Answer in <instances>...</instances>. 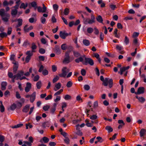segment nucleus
<instances>
[{
    "label": "nucleus",
    "instance_id": "obj_12",
    "mask_svg": "<svg viewBox=\"0 0 146 146\" xmlns=\"http://www.w3.org/2000/svg\"><path fill=\"white\" fill-rule=\"evenodd\" d=\"M135 97L137 99L138 101L141 103H144L145 101V99L142 96H136Z\"/></svg>",
    "mask_w": 146,
    "mask_h": 146
},
{
    "label": "nucleus",
    "instance_id": "obj_7",
    "mask_svg": "<svg viewBox=\"0 0 146 146\" xmlns=\"http://www.w3.org/2000/svg\"><path fill=\"white\" fill-rule=\"evenodd\" d=\"M20 2V1H17L16 2V3L17 4V5H16L15 7L14 8L15 9H12L11 14V15L13 16H15L17 14V9L19 7V3Z\"/></svg>",
    "mask_w": 146,
    "mask_h": 146
},
{
    "label": "nucleus",
    "instance_id": "obj_27",
    "mask_svg": "<svg viewBox=\"0 0 146 146\" xmlns=\"http://www.w3.org/2000/svg\"><path fill=\"white\" fill-rule=\"evenodd\" d=\"M83 42L84 44L86 46H88L90 44L89 41L86 39H84L83 40Z\"/></svg>",
    "mask_w": 146,
    "mask_h": 146
},
{
    "label": "nucleus",
    "instance_id": "obj_56",
    "mask_svg": "<svg viewBox=\"0 0 146 146\" xmlns=\"http://www.w3.org/2000/svg\"><path fill=\"white\" fill-rule=\"evenodd\" d=\"M117 135V133H116L114 134L113 135L112 137L110 138L109 139L110 140H114L116 138V136Z\"/></svg>",
    "mask_w": 146,
    "mask_h": 146
},
{
    "label": "nucleus",
    "instance_id": "obj_13",
    "mask_svg": "<svg viewBox=\"0 0 146 146\" xmlns=\"http://www.w3.org/2000/svg\"><path fill=\"white\" fill-rule=\"evenodd\" d=\"M31 87V84L29 82H27L26 84V86L25 89V91L26 92L30 91Z\"/></svg>",
    "mask_w": 146,
    "mask_h": 146
},
{
    "label": "nucleus",
    "instance_id": "obj_24",
    "mask_svg": "<svg viewBox=\"0 0 146 146\" xmlns=\"http://www.w3.org/2000/svg\"><path fill=\"white\" fill-rule=\"evenodd\" d=\"M37 10L38 12L40 13H45L46 12V10H44L43 8H42L41 7L39 6L37 7Z\"/></svg>",
    "mask_w": 146,
    "mask_h": 146
},
{
    "label": "nucleus",
    "instance_id": "obj_15",
    "mask_svg": "<svg viewBox=\"0 0 146 146\" xmlns=\"http://www.w3.org/2000/svg\"><path fill=\"white\" fill-rule=\"evenodd\" d=\"M116 48L117 50H118L119 51V53L121 54H123L124 53V52L123 50V48L122 46L119 45H117L116 46Z\"/></svg>",
    "mask_w": 146,
    "mask_h": 146
},
{
    "label": "nucleus",
    "instance_id": "obj_46",
    "mask_svg": "<svg viewBox=\"0 0 146 146\" xmlns=\"http://www.w3.org/2000/svg\"><path fill=\"white\" fill-rule=\"evenodd\" d=\"M41 86V83L39 81L36 83V86L37 88L38 89H40V88Z\"/></svg>",
    "mask_w": 146,
    "mask_h": 146
},
{
    "label": "nucleus",
    "instance_id": "obj_17",
    "mask_svg": "<svg viewBox=\"0 0 146 146\" xmlns=\"http://www.w3.org/2000/svg\"><path fill=\"white\" fill-rule=\"evenodd\" d=\"M61 86V83L60 82L56 84L55 87L54 88V90L55 91H57L60 88Z\"/></svg>",
    "mask_w": 146,
    "mask_h": 146
},
{
    "label": "nucleus",
    "instance_id": "obj_25",
    "mask_svg": "<svg viewBox=\"0 0 146 146\" xmlns=\"http://www.w3.org/2000/svg\"><path fill=\"white\" fill-rule=\"evenodd\" d=\"M105 129L108 131V133H110L113 131V128L109 126H106L105 127Z\"/></svg>",
    "mask_w": 146,
    "mask_h": 146
},
{
    "label": "nucleus",
    "instance_id": "obj_9",
    "mask_svg": "<svg viewBox=\"0 0 146 146\" xmlns=\"http://www.w3.org/2000/svg\"><path fill=\"white\" fill-rule=\"evenodd\" d=\"M69 54L70 52H66L65 53V58L63 60L64 63H68L70 62Z\"/></svg>",
    "mask_w": 146,
    "mask_h": 146
},
{
    "label": "nucleus",
    "instance_id": "obj_30",
    "mask_svg": "<svg viewBox=\"0 0 146 146\" xmlns=\"http://www.w3.org/2000/svg\"><path fill=\"white\" fill-rule=\"evenodd\" d=\"M35 52L34 50L28 51L26 52V54L28 56L31 57L33 54V52Z\"/></svg>",
    "mask_w": 146,
    "mask_h": 146
},
{
    "label": "nucleus",
    "instance_id": "obj_28",
    "mask_svg": "<svg viewBox=\"0 0 146 146\" xmlns=\"http://www.w3.org/2000/svg\"><path fill=\"white\" fill-rule=\"evenodd\" d=\"M76 100L79 102H83L82 98L80 95H78L76 96Z\"/></svg>",
    "mask_w": 146,
    "mask_h": 146
},
{
    "label": "nucleus",
    "instance_id": "obj_23",
    "mask_svg": "<svg viewBox=\"0 0 146 146\" xmlns=\"http://www.w3.org/2000/svg\"><path fill=\"white\" fill-rule=\"evenodd\" d=\"M33 27L32 26H31L29 27H27V25H26L24 28V30L26 32H28L33 29Z\"/></svg>",
    "mask_w": 146,
    "mask_h": 146
},
{
    "label": "nucleus",
    "instance_id": "obj_36",
    "mask_svg": "<svg viewBox=\"0 0 146 146\" xmlns=\"http://www.w3.org/2000/svg\"><path fill=\"white\" fill-rule=\"evenodd\" d=\"M12 32V28L11 27H9L8 28L7 31V35H10L11 34Z\"/></svg>",
    "mask_w": 146,
    "mask_h": 146
},
{
    "label": "nucleus",
    "instance_id": "obj_39",
    "mask_svg": "<svg viewBox=\"0 0 146 146\" xmlns=\"http://www.w3.org/2000/svg\"><path fill=\"white\" fill-rule=\"evenodd\" d=\"M28 4L27 3H26L25 4L24 3H22L20 6V8H24V9H25V8L27 6Z\"/></svg>",
    "mask_w": 146,
    "mask_h": 146
},
{
    "label": "nucleus",
    "instance_id": "obj_29",
    "mask_svg": "<svg viewBox=\"0 0 146 146\" xmlns=\"http://www.w3.org/2000/svg\"><path fill=\"white\" fill-rule=\"evenodd\" d=\"M98 22L100 23H102L103 22V19L102 17L100 15H99L96 18Z\"/></svg>",
    "mask_w": 146,
    "mask_h": 146
},
{
    "label": "nucleus",
    "instance_id": "obj_22",
    "mask_svg": "<svg viewBox=\"0 0 146 146\" xmlns=\"http://www.w3.org/2000/svg\"><path fill=\"white\" fill-rule=\"evenodd\" d=\"M35 98V92H34L30 97V101L31 102H33Z\"/></svg>",
    "mask_w": 146,
    "mask_h": 146
},
{
    "label": "nucleus",
    "instance_id": "obj_21",
    "mask_svg": "<svg viewBox=\"0 0 146 146\" xmlns=\"http://www.w3.org/2000/svg\"><path fill=\"white\" fill-rule=\"evenodd\" d=\"M30 107V105L29 104L26 105L24 108L23 110V111L24 112H27L29 110Z\"/></svg>",
    "mask_w": 146,
    "mask_h": 146
},
{
    "label": "nucleus",
    "instance_id": "obj_51",
    "mask_svg": "<svg viewBox=\"0 0 146 146\" xmlns=\"http://www.w3.org/2000/svg\"><path fill=\"white\" fill-rule=\"evenodd\" d=\"M59 79V77L58 76H56L55 77L53 80V83H55L56 82H57Z\"/></svg>",
    "mask_w": 146,
    "mask_h": 146
},
{
    "label": "nucleus",
    "instance_id": "obj_26",
    "mask_svg": "<svg viewBox=\"0 0 146 146\" xmlns=\"http://www.w3.org/2000/svg\"><path fill=\"white\" fill-rule=\"evenodd\" d=\"M23 125V123H19L11 127L12 128H17L21 127Z\"/></svg>",
    "mask_w": 146,
    "mask_h": 146
},
{
    "label": "nucleus",
    "instance_id": "obj_33",
    "mask_svg": "<svg viewBox=\"0 0 146 146\" xmlns=\"http://www.w3.org/2000/svg\"><path fill=\"white\" fill-rule=\"evenodd\" d=\"M89 121L87 120V119H86L85 120V122L86 123V125L88 127H92L93 126V125L89 123Z\"/></svg>",
    "mask_w": 146,
    "mask_h": 146
},
{
    "label": "nucleus",
    "instance_id": "obj_38",
    "mask_svg": "<svg viewBox=\"0 0 146 146\" xmlns=\"http://www.w3.org/2000/svg\"><path fill=\"white\" fill-rule=\"evenodd\" d=\"M94 29L92 27H88L87 29V31L89 33H91L93 31Z\"/></svg>",
    "mask_w": 146,
    "mask_h": 146
},
{
    "label": "nucleus",
    "instance_id": "obj_16",
    "mask_svg": "<svg viewBox=\"0 0 146 146\" xmlns=\"http://www.w3.org/2000/svg\"><path fill=\"white\" fill-rule=\"evenodd\" d=\"M129 68V66H128L127 67H123L120 68V74L122 75L123 72L126 71V70L128 69Z\"/></svg>",
    "mask_w": 146,
    "mask_h": 146
},
{
    "label": "nucleus",
    "instance_id": "obj_52",
    "mask_svg": "<svg viewBox=\"0 0 146 146\" xmlns=\"http://www.w3.org/2000/svg\"><path fill=\"white\" fill-rule=\"evenodd\" d=\"M61 97L60 96H57L56 98L54 100V101L55 102H57L58 101H60V100Z\"/></svg>",
    "mask_w": 146,
    "mask_h": 146
},
{
    "label": "nucleus",
    "instance_id": "obj_61",
    "mask_svg": "<svg viewBox=\"0 0 146 146\" xmlns=\"http://www.w3.org/2000/svg\"><path fill=\"white\" fill-rule=\"evenodd\" d=\"M94 33L96 35H98L99 33V31L98 29L96 27L94 29Z\"/></svg>",
    "mask_w": 146,
    "mask_h": 146
},
{
    "label": "nucleus",
    "instance_id": "obj_47",
    "mask_svg": "<svg viewBox=\"0 0 146 146\" xmlns=\"http://www.w3.org/2000/svg\"><path fill=\"white\" fill-rule=\"evenodd\" d=\"M72 85V83L71 81H68L67 84H66V86L68 88H70L71 87Z\"/></svg>",
    "mask_w": 146,
    "mask_h": 146
},
{
    "label": "nucleus",
    "instance_id": "obj_20",
    "mask_svg": "<svg viewBox=\"0 0 146 146\" xmlns=\"http://www.w3.org/2000/svg\"><path fill=\"white\" fill-rule=\"evenodd\" d=\"M139 133L141 137H143L146 134V130L145 129H142L140 130Z\"/></svg>",
    "mask_w": 146,
    "mask_h": 146
},
{
    "label": "nucleus",
    "instance_id": "obj_31",
    "mask_svg": "<svg viewBox=\"0 0 146 146\" xmlns=\"http://www.w3.org/2000/svg\"><path fill=\"white\" fill-rule=\"evenodd\" d=\"M124 42L126 45H127L129 44V38L127 36H125V38L124 40Z\"/></svg>",
    "mask_w": 146,
    "mask_h": 146
},
{
    "label": "nucleus",
    "instance_id": "obj_50",
    "mask_svg": "<svg viewBox=\"0 0 146 146\" xmlns=\"http://www.w3.org/2000/svg\"><path fill=\"white\" fill-rule=\"evenodd\" d=\"M53 7L54 10L55 11H56L58 9V6L56 4H54L53 5Z\"/></svg>",
    "mask_w": 146,
    "mask_h": 146
},
{
    "label": "nucleus",
    "instance_id": "obj_11",
    "mask_svg": "<svg viewBox=\"0 0 146 146\" xmlns=\"http://www.w3.org/2000/svg\"><path fill=\"white\" fill-rule=\"evenodd\" d=\"M12 62L14 64L13 68V72L15 73L18 67V62L16 61Z\"/></svg>",
    "mask_w": 146,
    "mask_h": 146
},
{
    "label": "nucleus",
    "instance_id": "obj_14",
    "mask_svg": "<svg viewBox=\"0 0 146 146\" xmlns=\"http://www.w3.org/2000/svg\"><path fill=\"white\" fill-rule=\"evenodd\" d=\"M17 21L18 22V24L16 26V27H18L20 26H21L22 24L23 20L22 19H16L15 20H12L13 22H16Z\"/></svg>",
    "mask_w": 146,
    "mask_h": 146
},
{
    "label": "nucleus",
    "instance_id": "obj_49",
    "mask_svg": "<svg viewBox=\"0 0 146 146\" xmlns=\"http://www.w3.org/2000/svg\"><path fill=\"white\" fill-rule=\"evenodd\" d=\"M64 98L66 100H69L71 98V96L67 94L64 96Z\"/></svg>",
    "mask_w": 146,
    "mask_h": 146
},
{
    "label": "nucleus",
    "instance_id": "obj_5",
    "mask_svg": "<svg viewBox=\"0 0 146 146\" xmlns=\"http://www.w3.org/2000/svg\"><path fill=\"white\" fill-rule=\"evenodd\" d=\"M69 71V69L66 67H64L62 69V73L59 74V75L60 77L64 78L66 76L67 73Z\"/></svg>",
    "mask_w": 146,
    "mask_h": 146
},
{
    "label": "nucleus",
    "instance_id": "obj_43",
    "mask_svg": "<svg viewBox=\"0 0 146 146\" xmlns=\"http://www.w3.org/2000/svg\"><path fill=\"white\" fill-rule=\"evenodd\" d=\"M63 91V89H61L59 91L56 92L54 94V96H56L57 95H60L61 94V93Z\"/></svg>",
    "mask_w": 146,
    "mask_h": 146
},
{
    "label": "nucleus",
    "instance_id": "obj_54",
    "mask_svg": "<svg viewBox=\"0 0 146 146\" xmlns=\"http://www.w3.org/2000/svg\"><path fill=\"white\" fill-rule=\"evenodd\" d=\"M37 46L34 43H32V44L31 48L32 49V50H34L36 48Z\"/></svg>",
    "mask_w": 146,
    "mask_h": 146
},
{
    "label": "nucleus",
    "instance_id": "obj_37",
    "mask_svg": "<svg viewBox=\"0 0 146 146\" xmlns=\"http://www.w3.org/2000/svg\"><path fill=\"white\" fill-rule=\"evenodd\" d=\"M61 47L62 50H65L67 49V46L66 44H63L61 45Z\"/></svg>",
    "mask_w": 146,
    "mask_h": 146
},
{
    "label": "nucleus",
    "instance_id": "obj_35",
    "mask_svg": "<svg viewBox=\"0 0 146 146\" xmlns=\"http://www.w3.org/2000/svg\"><path fill=\"white\" fill-rule=\"evenodd\" d=\"M42 139L44 143H48L49 140V139L46 137H43Z\"/></svg>",
    "mask_w": 146,
    "mask_h": 146
},
{
    "label": "nucleus",
    "instance_id": "obj_45",
    "mask_svg": "<svg viewBox=\"0 0 146 146\" xmlns=\"http://www.w3.org/2000/svg\"><path fill=\"white\" fill-rule=\"evenodd\" d=\"M7 34L5 32H2L0 33V37L1 38H3L5 37H6L7 36Z\"/></svg>",
    "mask_w": 146,
    "mask_h": 146
},
{
    "label": "nucleus",
    "instance_id": "obj_63",
    "mask_svg": "<svg viewBox=\"0 0 146 146\" xmlns=\"http://www.w3.org/2000/svg\"><path fill=\"white\" fill-rule=\"evenodd\" d=\"M23 142L25 144V145L27 144L29 146H31L32 145V143H31L29 141H23Z\"/></svg>",
    "mask_w": 146,
    "mask_h": 146
},
{
    "label": "nucleus",
    "instance_id": "obj_40",
    "mask_svg": "<svg viewBox=\"0 0 146 146\" xmlns=\"http://www.w3.org/2000/svg\"><path fill=\"white\" fill-rule=\"evenodd\" d=\"M67 106L66 103L65 102H62V110L63 111H64V108H65Z\"/></svg>",
    "mask_w": 146,
    "mask_h": 146
},
{
    "label": "nucleus",
    "instance_id": "obj_60",
    "mask_svg": "<svg viewBox=\"0 0 146 146\" xmlns=\"http://www.w3.org/2000/svg\"><path fill=\"white\" fill-rule=\"evenodd\" d=\"M84 89L86 90H88L90 89V87L88 85H85L84 86Z\"/></svg>",
    "mask_w": 146,
    "mask_h": 146
},
{
    "label": "nucleus",
    "instance_id": "obj_4",
    "mask_svg": "<svg viewBox=\"0 0 146 146\" xmlns=\"http://www.w3.org/2000/svg\"><path fill=\"white\" fill-rule=\"evenodd\" d=\"M24 75V72L22 70L18 71L17 74L14 75V78L16 79H19L21 80L23 79H26L28 80L25 76L21 77Z\"/></svg>",
    "mask_w": 146,
    "mask_h": 146
},
{
    "label": "nucleus",
    "instance_id": "obj_18",
    "mask_svg": "<svg viewBox=\"0 0 146 146\" xmlns=\"http://www.w3.org/2000/svg\"><path fill=\"white\" fill-rule=\"evenodd\" d=\"M50 126V124L48 121H45L42 123V127L44 128L46 127H49Z\"/></svg>",
    "mask_w": 146,
    "mask_h": 146
},
{
    "label": "nucleus",
    "instance_id": "obj_48",
    "mask_svg": "<svg viewBox=\"0 0 146 146\" xmlns=\"http://www.w3.org/2000/svg\"><path fill=\"white\" fill-rule=\"evenodd\" d=\"M65 139H64L65 142L67 144H69L70 143V139L68 137H66Z\"/></svg>",
    "mask_w": 146,
    "mask_h": 146
},
{
    "label": "nucleus",
    "instance_id": "obj_42",
    "mask_svg": "<svg viewBox=\"0 0 146 146\" xmlns=\"http://www.w3.org/2000/svg\"><path fill=\"white\" fill-rule=\"evenodd\" d=\"M85 9L89 13H90L91 15H93V12L88 7H86Z\"/></svg>",
    "mask_w": 146,
    "mask_h": 146
},
{
    "label": "nucleus",
    "instance_id": "obj_64",
    "mask_svg": "<svg viewBox=\"0 0 146 146\" xmlns=\"http://www.w3.org/2000/svg\"><path fill=\"white\" fill-rule=\"evenodd\" d=\"M50 108V106L48 105H46L44 106L43 109L44 111H47Z\"/></svg>",
    "mask_w": 146,
    "mask_h": 146
},
{
    "label": "nucleus",
    "instance_id": "obj_8",
    "mask_svg": "<svg viewBox=\"0 0 146 146\" xmlns=\"http://www.w3.org/2000/svg\"><path fill=\"white\" fill-rule=\"evenodd\" d=\"M83 63L84 64L86 65L88 63L91 65H92L94 64V62L93 60L91 58H85L84 62H83Z\"/></svg>",
    "mask_w": 146,
    "mask_h": 146
},
{
    "label": "nucleus",
    "instance_id": "obj_1",
    "mask_svg": "<svg viewBox=\"0 0 146 146\" xmlns=\"http://www.w3.org/2000/svg\"><path fill=\"white\" fill-rule=\"evenodd\" d=\"M0 15L1 16L2 20L5 22H7L9 21L10 17L9 14L5 13V10L3 9L0 10Z\"/></svg>",
    "mask_w": 146,
    "mask_h": 146
},
{
    "label": "nucleus",
    "instance_id": "obj_34",
    "mask_svg": "<svg viewBox=\"0 0 146 146\" xmlns=\"http://www.w3.org/2000/svg\"><path fill=\"white\" fill-rule=\"evenodd\" d=\"M83 59L82 57H79V58L75 60V61L77 63H79L80 62H84L83 61Z\"/></svg>",
    "mask_w": 146,
    "mask_h": 146
},
{
    "label": "nucleus",
    "instance_id": "obj_55",
    "mask_svg": "<svg viewBox=\"0 0 146 146\" xmlns=\"http://www.w3.org/2000/svg\"><path fill=\"white\" fill-rule=\"evenodd\" d=\"M57 69V67L56 66L54 65L52 66V70L53 72H55Z\"/></svg>",
    "mask_w": 146,
    "mask_h": 146
},
{
    "label": "nucleus",
    "instance_id": "obj_32",
    "mask_svg": "<svg viewBox=\"0 0 146 146\" xmlns=\"http://www.w3.org/2000/svg\"><path fill=\"white\" fill-rule=\"evenodd\" d=\"M16 107V105L15 104H13L10 106L9 109L11 110H14L15 109Z\"/></svg>",
    "mask_w": 146,
    "mask_h": 146
},
{
    "label": "nucleus",
    "instance_id": "obj_19",
    "mask_svg": "<svg viewBox=\"0 0 146 146\" xmlns=\"http://www.w3.org/2000/svg\"><path fill=\"white\" fill-rule=\"evenodd\" d=\"M7 84L6 82H3L1 84V89L2 90H4L6 89V86Z\"/></svg>",
    "mask_w": 146,
    "mask_h": 146
},
{
    "label": "nucleus",
    "instance_id": "obj_53",
    "mask_svg": "<svg viewBox=\"0 0 146 146\" xmlns=\"http://www.w3.org/2000/svg\"><path fill=\"white\" fill-rule=\"evenodd\" d=\"M96 139L98 140V141L100 143L102 142L103 140L101 137L98 136L96 137Z\"/></svg>",
    "mask_w": 146,
    "mask_h": 146
},
{
    "label": "nucleus",
    "instance_id": "obj_41",
    "mask_svg": "<svg viewBox=\"0 0 146 146\" xmlns=\"http://www.w3.org/2000/svg\"><path fill=\"white\" fill-rule=\"evenodd\" d=\"M73 54L74 56L76 57H78L80 56V53L77 51H74Z\"/></svg>",
    "mask_w": 146,
    "mask_h": 146
},
{
    "label": "nucleus",
    "instance_id": "obj_59",
    "mask_svg": "<svg viewBox=\"0 0 146 146\" xmlns=\"http://www.w3.org/2000/svg\"><path fill=\"white\" fill-rule=\"evenodd\" d=\"M39 52L41 54H43L45 53V51L44 49L42 48H40L39 49Z\"/></svg>",
    "mask_w": 146,
    "mask_h": 146
},
{
    "label": "nucleus",
    "instance_id": "obj_62",
    "mask_svg": "<svg viewBox=\"0 0 146 146\" xmlns=\"http://www.w3.org/2000/svg\"><path fill=\"white\" fill-rule=\"evenodd\" d=\"M52 98V96L51 95H49L48 96L45 98V100H49L51 99Z\"/></svg>",
    "mask_w": 146,
    "mask_h": 146
},
{
    "label": "nucleus",
    "instance_id": "obj_3",
    "mask_svg": "<svg viewBox=\"0 0 146 146\" xmlns=\"http://www.w3.org/2000/svg\"><path fill=\"white\" fill-rule=\"evenodd\" d=\"M95 18L93 15H91V19L89 18L84 19V23L85 24H92L95 22Z\"/></svg>",
    "mask_w": 146,
    "mask_h": 146
},
{
    "label": "nucleus",
    "instance_id": "obj_6",
    "mask_svg": "<svg viewBox=\"0 0 146 146\" xmlns=\"http://www.w3.org/2000/svg\"><path fill=\"white\" fill-rule=\"evenodd\" d=\"M60 36L62 39H65L68 36H70L71 33H67L65 31H60L59 33Z\"/></svg>",
    "mask_w": 146,
    "mask_h": 146
},
{
    "label": "nucleus",
    "instance_id": "obj_44",
    "mask_svg": "<svg viewBox=\"0 0 146 146\" xmlns=\"http://www.w3.org/2000/svg\"><path fill=\"white\" fill-rule=\"evenodd\" d=\"M1 105L0 106V111L1 112H3L4 111L5 108L2 102H1Z\"/></svg>",
    "mask_w": 146,
    "mask_h": 146
},
{
    "label": "nucleus",
    "instance_id": "obj_58",
    "mask_svg": "<svg viewBox=\"0 0 146 146\" xmlns=\"http://www.w3.org/2000/svg\"><path fill=\"white\" fill-rule=\"evenodd\" d=\"M39 78V76L38 75H37L35 76L33 78V80L35 81H38Z\"/></svg>",
    "mask_w": 146,
    "mask_h": 146
},
{
    "label": "nucleus",
    "instance_id": "obj_2",
    "mask_svg": "<svg viewBox=\"0 0 146 146\" xmlns=\"http://www.w3.org/2000/svg\"><path fill=\"white\" fill-rule=\"evenodd\" d=\"M113 84V80L108 78H105L102 83V84L105 86H107L108 85L110 88L112 87Z\"/></svg>",
    "mask_w": 146,
    "mask_h": 146
},
{
    "label": "nucleus",
    "instance_id": "obj_10",
    "mask_svg": "<svg viewBox=\"0 0 146 146\" xmlns=\"http://www.w3.org/2000/svg\"><path fill=\"white\" fill-rule=\"evenodd\" d=\"M145 90V88L143 87H139L138 88L137 92H136L135 94L136 95L143 94L144 93Z\"/></svg>",
    "mask_w": 146,
    "mask_h": 146
},
{
    "label": "nucleus",
    "instance_id": "obj_57",
    "mask_svg": "<svg viewBox=\"0 0 146 146\" xmlns=\"http://www.w3.org/2000/svg\"><path fill=\"white\" fill-rule=\"evenodd\" d=\"M69 9L67 8H66L65 9L64 11V14L65 15H67L69 13Z\"/></svg>",
    "mask_w": 146,
    "mask_h": 146
}]
</instances>
